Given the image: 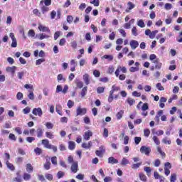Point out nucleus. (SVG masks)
Instances as JSON below:
<instances>
[{"label": "nucleus", "mask_w": 182, "mask_h": 182, "mask_svg": "<svg viewBox=\"0 0 182 182\" xmlns=\"http://www.w3.org/2000/svg\"><path fill=\"white\" fill-rule=\"evenodd\" d=\"M140 151L142 154H145L146 156H150V152L151 151V149L146 146H142L140 148Z\"/></svg>", "instance_id": "nucleus-1"}, {"label": "nucleus", "mask_w": 182, "mask_h": 182, "mask_svg": "<svg viewBox=\"0 0 182 182\" xmlns=\"http://www.w3.org/2000/svg\"><path fill=\"white\" fill-rule=\"evenodd\" d=\"M33 114L34 116H38L39 117H41L43 114V112H42V109L41 107L38 108H34L32 111Z\"/></svg>", "instance_id": "nucleus-2"}, {"label": "nucleus", "mask_w": 182, "mask_h": 182, "mask_svg": "<svg viewBox=\"0 0 182 182\" xmlns=\"http://www.w3.org/2000/svg\"><path fill=\"white\" fill-rule=\"evenodd\" d=\"M9 36L12 41L11 48H16V46H18V42L16 41V38H15V34H14V33H11Z\"/></svg>", "instance_id": "nucleus-3"}, {"label": "nucleus", "mask_w": 182, "mask_h": 182, "mask_svg": "<svg viewBox=\"0 0 182 182\" xmlns=\"http://www.w3.org/2000/svg\"><path fill=\"white\" fill-rule=\"evenodd\" d=\"M92 136H93V132H92L90 130H88L85 132L83 135V139L86 141L90 140V137H92Z\"/></svg>", "instance_id": "nucleus-4"}, {"label": "nucleus", "mask_w": 182, "mask_h": 182, "mask_svg": "<svg viewBox=\"0 0 182 182\" xmlns=\"http://www.w3.org/2000/svg\"><path fill=\"white\" fill-rule=\"evenodd\" d=\"M78 167H79V165L77 161L73 162L71 165V171L73 173H77V171L79 170Z\"/></svg>", "instance_id": "nucleus-5"}, {"label": "nucleus", "mask_w": 182, "mask_h": 182, "mask_svg": "<svg viewBox=\"0 0 182 182\" xmlns=\"http://www.w3.org/2000/svg\"><path fill=\"white\" fill-rule=\"evenodd\" d=\"M86 114V108H77V115L76 116H83Z\"/></svg>", "instance_id": "nucleus-6"}, {"label": "nucleus", "mask_w": 182, "mask_h": 182, "mask_svg": "<svg viewBox=\"0 0 182 182\" xmlns=\"http://www.w3.org/2000/svg\"><path fill=\"white\" fill-rule=\"evenodd\" d=\"M38 29L41 31V32H48V33H50V30L49 29V28L43 26L41 23L38 25Z\"/></svg>", "instance_id": "nucleus-7"}, {"label": "nucleus", "mask_w": 182, "mask_h": 182, "mask_svg": "<svg viewBox=\"0 0 182 182\" xmlns=\"http://www.w3.org/2000/svg\"><path fill=\"white\" fill-rule=\"evenodd\" d=\"M136 5L134 4H132V1H129L127 3V9L125 10V12L129 13L132 9H134Z\"/></svg>", "instance_id": "nucleus-8"}, {"label": "nucleus", "mask_w": 182, "mask_h": 182, "mask_svg": "<svg viewBox=\"0 0 182 182\" xmlns=\"http://www.w3.org/2000/svg\"><path fill=\"white\" fill-rule=\"evenodd\" d=\"M130 46L132 49L134 50L139 46V42L135 40H132L130 41Z\"/></svg>", "instance_id": "nucleus-9"}, {"label": "nucleus", "mask_w": 182, "mask_h": 182, "mask_svg": "<svg viewBox=\"0 0 182 182\" xmlns=\"http://www.w3.org/2000/svg\"><path fill=\"white\" fill-rule=\"evenodd\" d=\"M41 144H43V146L46 149H49L51 146V144H49V140H48V139H43L41 141Z\"/></svg>", "instance_id": "nucleus-10"}, {"label": "nucleus", "mask_w": 182, "mask_h": 182, "mask_svg": "<svg viewBox=\"0 0 182 182\" xmlns=\"http://www.w3.org/2000/svg\"><path fill=\"white\" fill-rule=\"evenodd\" d=\"M75 147H76V143H75V141H70L68 142L69 150H75Z\"/></svg>", "instance_id": "nucleus-11"}, {"label": "nucleus", "mask_w": 182, "mask_h": 182, "mask_svg": "<svg viewBox=\"0 0 182 182\" xmlns=\"http://www.w3.org/2000/svg\"><path fill=\"white\" fill-rule=\"evenodd\" d=\"M16 70V66L13 67H8L6 68V72H9L10 73H12V75L15 74V70Z\"/></svg>", "instance_id": "nucleus-12"}, {"label": "nucleus", "mask_w": 182, "mask_h": 182, "mask_svg": "<svg viewBox=\"0 0 182 182\" xmlns=\"http://www.w3.org/2000/svg\"><path fill=\"white\" fill-rule=\"evenodd\" d=\"M83 80L87 85L90 83V79H89V74H85L83 75Z\"/></svg>", "instance_id": "nucleus-13"}, {"label": "nucleus", "mask_w": 182, "mask_h": 182, "mask_svg": "<svg viewBox=\"0 0 182 182\" xmlns=\"http://www.w3.org/2000/svg\"><path fill=\"white\" fill-rule=\"evenodd\" d=\"M108 163L110 164H117L119 163V161L117 159H114V157H109L108 159Z\"/></svg>", "instance_id": "nucleus-14"}, {"label": "nucleus", "mask_w": 182, "mask_h": 182, "mask_svg": "<svg viewBox=\"0 0 182 182\" xmlns=\"http://www.w3.org/2000/svg\"><path fill=\"white\" fill-rule=\"evenodd\" d=\"M144 171L146 172L148 177H150V176H151V168L150 167L144 166Z\"/></svg>", "instance_id": "nucleus-15"}, {"label": "nucleus", "mask_w": 182, "mask_h": 182, "mask_svg": "<svg viewBox=\"0 0 182 182\" xmlns=\"http://www.w3.org/2000/svg\"><path fill=\"white\" fill-rule=\"evenodd\" d=\"M136 25L139 26V28H144L146 24H144V21L143 19L138 20L136 22Z\"/></svg>", "instance_id": "nucleus-16"}, {"label": "nucleus", "mask_w": 182, "mask_h": 182, "mask_svg": "<svg viewBox=\"0 0 182 182\" xmlns=\"http://www.w3.org/2000/svg\"><path fill=\"white\" fill-rule=\"evenodd\" d=\"M87 93V87H84L80 92L81 97H85L86 96V94Z\"/></svg>", "instance_id": "nucleus-17"}, {"label": "nucleus", "mask_w": 182, "mask_h": 182, "mask_svg": "<svg viewBox=\"0 0 182 182\" xmlns=\"http://www.w3.org/2000/svg\"><path fill=\"white\" fill-rule=\"evenodd\" d=\"M26 171L28 173H32V171H33V166H32V164H26Z\"/></svg>", "instance_id": "nucleus-18"}, {"label": "nucleus", "mask_w": 182, "mask_h": 182, "mask_svg": "<svg viewBox=\"0 0 182 182\" xmlns=\"http://www.w3.org/2000/svg\"><path fill=\"white\" fill-rule=\"evenodd\" d=\"M37 133V137H42L43 136V130H42V128H38L36 130Z\"/></svg>", "instance_id": "nucleus-19"}, {"label": "nucleus", "mask_w": 182, "mask_h": 182, "mask_svg": "<svg viewBox=\"0 0 182 182\" xmlns=\"http://www.w3.org/2000/svg\"><path fill=\"white\" fill-rule=\"evenodd\" d=\"M139 178L141 181H144V182L147 181V177L143 173H139Z\"/></svg>", "instance_id": "nucleus-20"}, {"label": "nucleus", "mask_w": 182, "mask_h": 182, "mask_svg": "<svg viewBox=\"0 0 182 182\" xmlns=\"http://www.w3.org/2000/svg\"><path fill=\"white\" fill-rule=\"evenodd\" d=\"M6 164L8 167V168H9V170H11V171H14V170H15V166H14V164L9 163V161H6Z\"/></svg>", "instance_id": "nucleus-21"}, {"label": "nucleus", "mask_w": 182, "mask_h": 182, "mask_svg": "<svg viewBox=\"0 0 182 182\" xmlns=\"http://www.w3.org/2000/svg\"><path fill=\"white\" fill-rule=\"evenodd\" d=\"M157 33H159V31L155 30L154 31H151V34L149 35V38L150 39H154V38H156V35H157Z\"/></svg>", "instance_id": "nucleus-22"}, {"label": "nucleus", "mask_w": 182, "mask_h": 182, "mask_svg": "<svg viewBox=\"0 0 182 182\" xmlns=\"http://www.w3.org/2000/svg\"><path fill=\"white\" fill-rule=\"evenodd\" d=\"M141 164H142V162L134 164L132 165V168H133V170H137V168H139Z\"/></svg>", "instance_id": "nucleus-23"}, {"label": "nucleus", "mask_w": 182, "mask_h": 182, "mask_svg": "<svg viewBox=\"0 0 182 182\" xmlns=\"http://www.w3.org/2000/svg\"><path fill=\"white\" fill-rule=\"evenodd\" d=\"M162 143H164V144H171V140L168 139L167 136H165L162 139Z\"/></svg>", "instance_id": "nucleus-24"}, {"label": "nucleus", "mask_w": 182, "mask_h": 182, "mask_svg": "<svg viewBox=\"0 0 182 182\" xmlns=\"http://www.w3.org/2000/svg\"><path fill=\"white\" fill-rule=\"evenodd\" d=\"M48 38H49V36H48L45 33H41V34L38 35V39H40V41H42L43 39H48Z\"/></svg>", "instance_id": "nucleus-25"}, {"label": "nucleus", "mask_w": 182, "mask_h": 182, "mask_svg": "<svg viewBox=\"0 0 182 182\" xmlns=\"http://www.w3.org/2000/svg\"><path fill=\"white\" fill-rule=\"evenodd\" d=\"M55 110L60 116H62V112H60V110H62V106L60 105H56Z\"/></svg>", "instance_id": "nucleus-26"}, {"label": "nucleus", "mask_w": 182, "mask_h": 182, "mask_svg": "<svg viewBox=\"0 0 182 182\" xmlns=\"http://www.w3.org/2000/svg\"><path fill=\"white\" fill-rule=\"evenodd\" d=\"M46 136L47 137V139H54L55 138V135H53V133L49 132H46Z\"/></svg>", "instance_id": "nucleus-27"}, {"label": "nucleus", "mask_w": 182, "mask_h": 182, "mask_svg": "<svg viewBox=\"0 0 182 182\" xmlns=\"http://www.w3.org/2000/svg\"><path fill=\"white\" fill-rule=\"evenodd\" d=\"M41 12L43 14H46V12H49V7L48 6H43L41 7Z\"/></svg>", "instance_id": "nucleus-28"}, {"label": "nucleus", "mask_w": 182, "mask_h": 182, "mask_svg": "<svg viewBox=\"0 0 182 182\" xmlns=\"http://www.w3.org/2000/svg\"><path fill=\"white\" fill-rule=\"evenodd\" d=\"M70 45L73 49H77V42L76 41H73Z\"/></svg>", "instance_id": "nucleus-29"}, {"label": "nucleus", "mask_w": 182, "mask_h": 182, "mask_svg": "<svg viewBox=\"0 0 182 182\" xmlns=\"http://www.w3.org/2000/svg\"><path fill=\"white\" fill-rule=\"evenodd\" d=\"M51 163L54 166H57L58 165V158L56 156H53L51 158Z\"/></svg>", "instance_id": "nucleus-30"}, {"label": "nucleus", "mask_w": 182, "mask_h": 182, "mask_svg": "<svg viewBox=\"0 0 182 182\" xmlns=\"http://www.w3.org/2000/svg\"><path fill=\"white\" fill-rule=\"evenodd\" d=\"M152 140L154 141L155 144L159 146L160 144V139L156 136H154Z\"/></svg>", "instance_id": "nucleus-31"}, {"label": "nucleus", "mask_w": 182, "mask_h": 182, "mask_svg": "<svg viewBox=\"0 0 182 182\" xmlns=\"http://www.w3.org/2000/svg\"><path fill=\"white\" fill-rule=\"evenodd\" d=\"M153 134H156L157 136H163L164 134V131L159 130L158 132H152Z\"/></svg>", "instance_id": "nucleus-32"}, {"label": "nucleus", "mask_w": 182, "mask_h": 182, "mask_svg": "<svg viewBox=\"0 0 182 182\" xmlns=\"http://www.w3.org/2000/svg\"><path fill=\"white\" fill-rule=\"evenodd\" d=\"M123 113H124V112H123V110H121L117 114V119L118 120H120V119L123 117Z\"/></svg>", "instance_id": "nucleus-33"}, {"label": "nucleus", "mask_w": 182, "mask_h": 182, "mask_svg": "<svg viewBox=\"0 0 182 182\" xmlns=\"http://www.w3.org/2000/svg\"><path fill=\"white\" fill-rule=\"evenodd\" d=\"M44 168L46 170H49L50 168V161H47L46 163L44 164Z\"/></svg>", "instance_id": "nucleus-34"}, {"label": "nucleus", "mask_w": 182, "mask_h": 182, "mask_svg": "<svg viewBox=\"0 0 182 182\" xmlns=\"http://www.w3.org/2000/svg\"><path fill=\"white\" fill-rule=\"evenodd\" d=\"M23 180H25L26 181H28V180H31V174L25 173L23 174Z\"/></svg>", "instance_id": "nucleus-35"}, {"label": "nucleus", "mask_w": 182, "mask_h": 182, "mask_svg": "<svg viewBox=\"0 0 182 182\" xmlns=\"http://www.w3.org/2000/svg\"><path fill=\"white\" fill-rule=\"evenodd\" d=\"M34 151L36 154H37V156H40V154H42V149L41 148H38V147L34 149Z\"/></svg>", "instance_id": "nucleus-36"}, {"label": "nucleus", "mask_w": 182, "mask_h": 182, "mask_svg": "<svg viewBox=\"0 0 182 182\" xmlns=\"http://www.w3.org/2000/svg\"><path fill=\"white\" fill-rule=\"evenodd\" d=\"M16 99L18 100H22L23 99V94H22V92H18L16 95Z\"/></svg>", "instance_id": "nucleus-37"}, {"label": "nucleus", "mask_w": 182, "mask_h": 182, "mask_svg": "<svg viewBox=\"0 0 182 182\" xmlns=\"http://www.w3.org/2000/svg\"><path fill=\"white\" fill-rule=\"evenodd\" d=\"M97 92L98 94L104 93L105 92V87H98L97 89Z\"/></svg>", "instance_id": "nucleus-38"}, {"label": "nucleus", "mask_w": 182, "mask_h": 182, "mask_svg": "<svg viewBox=\"0 0 182 182\" xmlns=\"http://www.w3.org/2000/svg\"><path fill=\"white\" fill-rule=\"evenodd\" d=\"M17 75H18V79H20V80H21L22 77H23V76L25 75V72L24 71L18 72L17 73Z\"/></svg>", "instance_id": "nucleus-39"}, {"label": "nucleus", "mask_w": 182, "mask_h": 182, "mask_svg": "<svg viewBox=\"0 0 182 182\" xmlns=\"http://www.w3.org/2000/svg\"><path fill=\"white\" fill-rule=\"evenodd\" d=\"M43 62H45V59L44 58H40V59H38L36 61V65L37 66H39V65H41V63H43Z\"/></svg>", "instance_id": "nucleus-40"}, {"label": "nucleus", "mask_w": 182, "mask_h": 182, "mask_svg": "<svg viewBox=\"0 0 182 182\" xmlns=\"http://www.w3.org/2000/svg\"><path fill=\"white\" fill-rule=\"evenodd\" d=\"M177 180V175L176 173H172L171 175V182H175Z\"/></svg>", "instance_id": "nucleus-41"}, {"label": "nucleus", "mask_w": 182, "mask_h": 182, "mask_svg": "<svg viewBox=\"0 0 182 182\" xmlns=\"http://www.w3.org/2000/svg\"><path fill=\"white\" fill-rule=\"evenodd\" d=\"M139 67H131L129 68V72H132V73H133V72H139Z\"/></svg>", "instance_id": "nucleus-42"}, {"label": "nucleus", "mask_w": 182, "mask_h": 182, "mask_svg": "<svg viewBox=\"0 0 182 182\" xmlns=\"http://www.w3.org/2000/svg\"><path fill=\"white\" fill-rule=\"evenodd\" d=\"M46 178H47V180H49V181H52V180H53V176L50 173H47L46 174Z\"/></svg>", "instance_id": "nucleus-43"}, {"label": "nucleus", "mask_w": 182, "mask_h": 182, "mask_svg": "<svg viewBox=\"0 0 182 182\" xmlns=\"http://www.w3.org/2000/svg\"><path fill=\"white\" fill-rule=\"evenodd\" d=\"M132 35H134V36H137V35H139V33H137V28H136V27L132 28Z\"/></svg>", "instance_id": "nucleus-44"}, {"label": "nucleus", "mask_w": 182, "mask_h": 182, "mask_svg": "<svg viewBox=\"0 0 182 182\" xmlns=\"http://www.w3.org/2000/svg\"><path fill=\"white\" fill-rule=\"evenodd\" d=\"M134 141H135V144H139L140 141H141V137L135 136L134 137Z\"/></svg>", "instance_id": "nucleus-45"}, {"label": "nucleus", "mask_w": 182, "mask_h": 182, "mask_svg": "<svg viewBox=\"0 0 182 182\" xmlns=\"http://www.w3.org/2000/svg\"><path fill=\"white\" fill-rule=\"evenodd\" d=\"M121 164L122 166H126V165L129 164V161L127 160V159L123 158L122 160Z\"/></svg>", "instance_id": "nucleus-46"}, {"label": "nucleus", "mask_w": 182, "mask_h": 182, "mask_svg": "<svg viewBox=\"0 0 182 182\" xmlns=\"http://www.w3.org/2000/svg\"><path fill=\"white\" fill-rule=\"evenodd\" d=\"M28 97L30 100H35V95L33 94V92H31L28 95Z\"/></svg>", "instance_id": "nucleus-47"}, {"label": "nucleus", "mask_w": 182, "mask_h": 182, "mask_svg": "<svg viewBox=\"0 0 182 182\" xmlns=\"http://www.w3.org/2000/svg\"><path fill=\"white\" fill-rule=\"evenodd\" d=\"M30 112H31V108L29 107H27L23 109V113H24V114H28V113H30Z\"/></svg>", "instance_id": "nucleus-48"}, {"label": "nucleus", "mask_w": 182, "mask_h": 182, "mask_svg": "<svg viewBox=\"0 0 182 182\" xmlns=\"http://www.w3.org/2000/svg\"><path fill=\"white\" fill-rule=\"evenodd\" d=\"M171 8H173V5H171V4L166 3L165 4V9H166V11H170Z\"/></svg>", "instance_id": "nucleus-49"}, {"label": "nucleus", "mask_w": 182, "mask_h": 182, "mask_svg": "<svg viewBox=\"0 0 182 182\" xmlns=\"http://www.w3.org/2000/svg\"><path fill=\"white\" fill-rule=\"evenodd\" d=\"M156 87L160 91L164 90V87L161 85V83L159 82L156 84Z\"/></svg>", "instance_id": "nucleus-50"}, {"label": "nucleus", "mask_w": 182, "mask_h": 182, "mask_svg": "<svg viewBox=\"0 0 182 182\" xmlns=\"http://www.w3.org/2000/svg\"><path fill=\"white\" fill-rule=\"evenodd\" d=\"M143 112H146V110H149V105L147 103H144L141 107Z\"/></svg>", "instance_id": "nucleus-51"}, {"label": "nucleus", "mask_w": 182, "mask_h": 182, "mask_svg": "<svg viewBox=\"0 0 182 182\" xmlns=\"http://www.w3.org/2000/svg\"><path fill=\"white\" fill-rule=\"evenodd\" d=\"M93 75L95 77H100V72H99V70H95L93 71Z\"/></svg>", "instance_id": "nucleus-52"}, {"label": "nucleus", "mask_w": 182, "mask_h": 182, "mask_svg": "<svg viewBox=\"0 0 182 182\" xmlns=\"http://www.w3.org/2000/svg\"><path fill=\"white\" fill-rule=\"evenodd\" d=\"M46 127H47V129H53V124H52V122H47L46 123Z\"/></svg>", "instance_id": "nucleus-53"}, {"label": "nucleus", "mask_w": 182, "mask_h": 182, "mask_svg": "<svg viewBox=\"0 0 182 182\" xmlns=\"http://www.w3.org/2000/svg\"><path fill=\"white\" fill-rule=\"evenodd\" d=\"M60 36V31H57L54 33V40L58 41V38Z\"/></svg>", "instance_id": "nucleus-54"}, {"label": "nucleus", "mask_w": 182, "mask_h": 182, "mask_svg": "<svg viewBox=\"0 0 182 182\" xmlns=\"http://www.w3.org/2000/svg\"><path fill=\"white\" fill-rule=\"evenodd\" d=\"M63 176H65V172L60 171L57 173L58 178H62V177H63Z\"/></svg>", "instance_id": "nucleus-55"}, {"label": "nucleus", "mask_w": 182, "mask_h": 182, "mask_svg": "<svg viewBox=\"0 0 182 182\" xmlns=\"http://www.w3.org/2000/svg\"><path fill=\"white\" fill-rule=\"evenodd\" d=\"M67 22L68 23H72L73 22V16H68V17H67Z\"/></svg>", "instance_id": "nucleus-56"}, {"label": "nucleus", "mask_w": 182, "mask_h": 182, "mask_svg": "<svg viewBox=\"0 0 182 182\" xmlns=\"http://www.w3.org/2000/svg\"><path fill=\"white\" fill-rule=\"evenodd\" d=\"M77 85V87H79V89H82V87H83V82L82 81H77L76 82Z\"/></svg>", "instance_id": "nucleus-57"}, {"label": "nucleus", "mask_w": 182, "mask_h": 182, "mask_svg": "<svg viewBox=\"0 0 182 182\" xmlns=\"http://www.w3.org/2000/svg\"><path fill=\"white\" fill-rule=\"evenodd\" d=\"M95 154L96 156H97L98 157H103V152L100 151V150H97L95 151Z\"/></svg>", "instance_id": "nucleus-58"}, {"label": "nucleus", "mask_w": 182, "mask_h": 182, "mask_svg": "<svg viewBox=\"0 0 182 182\" xmlns=\"http://www.w3.org/2000/svg\"><path fill=\"white\" fill-rule=\"evenodd\" d=\"M85 8H86V4H85V3H82V4L79 6V9H80V11H83Z\"/></svg>", "instance_id": "nucleus-59"}, {"label": "nucleus", "mask_w": 182, "mask_h": 182, "mask_svg": "<svg viewBox=\"0 0 182 182\" xmlns=\"http://www.w3.org/2000/svg\"><path fill=\"white\" fill-rule=\"evenodd\" d=\"M144 133L145 137H149V136H150V129H144Z\"/></svg>", "instance_id": "nucleus-60"}, {"label": "nucleus", "mask_w": 182, "mask_h": 182, "mask_svg": "<svg viewBox=\"0 0 182 182\" xmlns=\"http://www.w3.org/2000/svg\"><path fill=\"white\" fill-rule=\"evenodd\" d=\"M127 102L130 106H133V104L135 102L134 100L132 98H128Z\"/></svg>", "instance_id": "nucleus-61"}, {"label": "nucleus", "mask_w": 182, "mask_h": 182, "mask_svg": "<svg viewBox=\"0 0 182 182\" xmlns=\"http://www.w3.org/2000/svg\"><path fill=\"white\" fill-rule=\"evenodd\" d=\"M103 58L104 59H108L109 60H112L113 59V55H105Z\"/></svg>", "instance_id": "nucleus-62"}, {"label": "nucleus", "mask_w": 182, "mask_h": 182, "mask_svg": "<svg viewBox=\"0 0 182 182\" xmlns=\"http://www.w3.org/2000/svg\"><path fill=\"white\" fill-rule=\"evenodd\" d=\"M25 89H31V90H33V85H29V84H26L24 85Z\"/></svg>", "instance_id": "nucleus-63"}, {"label": "nucleus", "mask_w": 182, "mask_h": 182, "mask_svg": "<svg viewBox=\"0 0 182 182\" xmlns=\"http://www.w3.org/2000/svg\"><path fill=\"white\" fill-rule=\"evenodd\" d=\"M112 177L107 176L104 178V182H112Z\"/></svg>", "instance_id": "nucleus-64"}]
</instances>
